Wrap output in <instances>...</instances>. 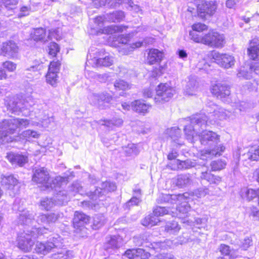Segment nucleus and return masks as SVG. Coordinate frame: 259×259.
Returning <instances> with one entry per match:
<instances>
[{"mask_svg":"<svg viewBox=\"0 0 259 259\" xmlns=\"http://www.w3.org/2000/svg\"><path fill=\"white\" fill-rule=\"evenodd\" d=\"M143 42L137 41L135 43L122 45L119 48V52L122 55H128L135 49L140 48L142 46Z\"/></svg>","mask_w":259,"mask_h":259,"instance_id":"nucleus-39","label":"nucleus"},{"mask_svg":"<svg viewBox=\"0 0 259 259\" xmlns=\"http://www.w3.org/2000/svg\"><path fill=\"white\" fill-rule=\"evenodd\" d=\"M170 212V210H168L165 207L157 206L153 210V214L157 218L159 216H162Z\"/></svg>","mask_w":259,"mask_h":259,"instance_id":"nucleus-57","label":"nucleus"},{"mask_svg":"<svg viewBox=\"0 0 259 259\" xmlns=\"http://www.w3.org/2000/svg\"><path fill=\"white\" fill-rule=\"evenodd\" d=\"M195 166V162L187 159L181 161L177 159L174 161L171 165V169L174 170H184L189 169Z\"/></svg>","mask_w":259,"mask_h":259,"instance_id":"nucleus-32","label":"nucleus"},{"mask_svg":"<svg viewBox=\"0 0 259 259\" xmlns=\"http://www.w3.org/2000/svg\"><path fill=\"white\" fill-rule=\"evenodd\" d=\"M116 189L115 183L106 181L101 184L100 187L96 188L94 192H91V196L93 200H97L98 198L100 201H102L104 200V197L109 192L114 191Z\"/></svg>","mask_w":259,"mask_h":259,"instance_id":"nucleus-12","label":"nucleus"},{"mask_svg":"<svg viewBox=\"0 0 259 259\" xmlns=\"http://www.w3.org/2000/svg\"><path fill=\"white\" fill-rule=\"evenodd\" d=\"M192 29L193 31L196 32H201L203 30H206L207 27L206 25L200 23H195L192 25Z\"/></svg>","mask_w":259,"mask_h":259,"instance_id":"nucleus-63","label":"nucleus"},{"mask_svg":"<svg viewBox=\"0 0 259 259\" xmlns=\"http://www.w3.org/2000/svg\"><path fill=\"white\" fill-rule=\"evenodd\" d=\"M46 60L44 58L40 60H35L33 63V65L30 67H27L26 69V71L36 72L41 70L42 68V64L44 63Z\"/></svg>","mask_w":259,"mask_h":259,"instance_id":"nucleus-46","label":"nucleus"},{"mask_svg":"<svg viewBox=\"0 0 259 259\" xmlns=\"http://www.w3.org/2000/svg\"><path fill=\"white\" fill-rule=\"evenodd\" d=\"M245 156L250 160H259V146L250 148Z\"/></svg>","mask_w":259,"mask_h":259,"instance_id":"nucleus-43","label":"nucleus"},{"mask_svg":"<svg viewBox=\"0 0 259 259\" xmlns=\"http://www.w3.org/2000/svg\"><path fill=\"white\" fill-rule=\"evenodd\" d=\"M48 229L45 227L32 228L27 232H23L18 236V246L25 252L30 251L34 244V239L39 235L47 233Z\"/></svg>","mask_w":259,"mask_h":259,"instance_id":"nucleus-5","label":"nucleus"},{"mask_svg":"<svg viewBox=\"0 0 259 259\" xmlns=\"http://www.w3.org/2000/svg\"><path fill=\"white\" fill-rule=\"evenodd\" d=\"M125 17L124 13L122 11H116L111 13L107 14L103 16H99L95 19V23L100 28L99 32L101 33L112 34L116 32H122L126 29L127 27L123 25H110L103 27L104 23L119 22L122 21Z\"/></svg>","mask_w":259,"mask_h":259,"instance_id":"nucleus-4","label":"nucleus"},{"mask_svg":"<svg viewBox=\"0 0 259 259\" xmlns=\"http://www.w3.org/2000/svg\"><path fill=\"white\" fill-rule=\"evenodd\" d=\"M189 35L191 39L194 41L203 44V36L199 35L197 32L195 31H190Z\"/></svg>","mask_w":259,"mask_h":259,"instance_id":"nucleus-61","label":"nucleus"},{"mask_svg":"<svg viewBox=\"0 0 259 259\" xmlns=\"http://www.w3.org/2000/svg\"><path fill=\"white\" fill-rule=\"evenodd\" d=\"M219 250L221 253L224 255L229 256L231 259H234L238 257L236 254V250L230 249V247L226 244H221L219 247Z\"/></svg>","mask_w":259,"mask_h":259,"instance_id":"nucleus-41","label":"nucleus"},{"mask_svg":"<svg viewBox=\"0 0 259 259\" xmlns=\"http://www.w3.org/2000/svg\"><path fill=\"white\" fill-rule=\"evenodd\" d=\"M18 0H3V4L7 10H13L16 8Z\"/></svg>","mask_w":259,"mask_h":259,"instance_id":"nucleus-56","label":"nucleus"},{"mask_svg":"<svg viewBox=\"0 0 259 259\" xmlns=\"http://www.w3.org/2000/svg\"><path fill=\"white\" fill-rule=\"evenodd\" d=\"M63 240L62 237L58 234H55L50 238L49 240L46 243L37 242L35 245V251L39 253L46 254L52 250L61 252L62 249L65 248H62L63 246Z\"/></svg>","mask_w":259,"mask_h":259,"instance_id":"nucleus-6","label":"nucleus"},{"mask_svg":"<svg viewBox=\"0 0 259 259\" xmlns=\"http://www.w3.org/2000/svg\"><path fill=\"white\" fill-rule=\"evenodd\" d=\"M49 54L52 57H55L59 51V47L55 42H51L48 47Z\"/></svg>","mask_w":259,"mask_h":259,"instance_id":"nucleus-60","label":"nucleus"},{"mask_svg":"<svg viewBox=\"0 0 259 259\" xmlns=\"http://www.w3.org/2000/svg\"><path fill=\"white\" fill-rule=\"evenodd\" d=\"M191 178L189 174L179 175L177 179L176 184L180 187H183L191 184Z\"/></svg>","mask_w":259,"mask_h":259,"instance_id":"nucleus-42","label":"nucleus"},{"mask_svg":"<svg viewBox=\"0 0 259 259\" xmlns=\"http://www.w3.org/2000/svg\"><path fill=\"white\" fill-rule=\"evenodd\" d=\"M147 235L146 234H144L134 237V242L138 246H145L154 249H165L167 246H170L171 244L169 240L163 242H153L149 243L146 241L147 239Z\"/></svg>","mask_w":259,"mask_h":259,"instance_id":"nucleus-14","label":"nucleus"},{"mask_svg":"<svg viewBox=\"0 0 259 259\" xmlns=\"http://www.w3.org/2000/svg\"><path fill=\"white\" fill-rule=\"evenodd\" d=\"M58 32L57 29L50 30L48 35L47 36L45 29L42 28H37L33 29V30H32L30 33V37L31 39L34 41L46 42L53 38L58 39L59 37V35L57 34Z\"/></svg>","mask_w":259,"mask_h":259,"instance_id":"nucleus-11","label":"nucleus"},{"mask_svg":"<svg viewBox=\"0 0 259 259\" xmlns=\"http://www.w3.org/2000/svg\"><path fill=\"white\" fill-rule=\"evenodd\" d=\"M158 218L155 217L154 214H149L146 216L142 221V224L145 226H153L156 225L159 222Z\"/></svg>","mask_w":259,"mask_h":259,"instance_id":"nucleus-44","label":"nucleus"},{"mask_svg":"<svg viewBox=\"0 0 259 259\" xmlns=\"http://www.w3.org/2000/svg\"><path fill=\"white\" fill-rule=\"evenodd\" d=\"M63 217V213L56 212H51L47 214H40L36 220V222L39 224H50L55 223L60 218Z\"/></svg>","mask_w":259,"mask_h":259,"instance_id":"nucleus-24","label":"nucleus"},{"mask_svg":"<svg viewBox=\"0 0 259 259\" xmlns=\"http://www.w3.org/2000/svg\"><path fill=\"white\" fill-rule=\"evenodd\" d=\"M29 123L27 119L11 118L4 119L0 122V145L13 142L14 138L10 135L14 134L18 128L27 127Z\"/></svg>","mask_w":259,"mask_h":259,"instance_id":"nucleus-3","label":"nucleus"},{"mask_svg":"<svg viewBox=\"0 0 259 259\" xmlns=\"http://www.w3.org/2000/svg\"><path fill=\"white\" fill-rule=\"evenodd\" d=\"M198 89V82L195 77H190L185 89L186 95L192 96L195 95Z\"/></svg>","mask_w":259,"mask_h":259,"instance_id":"nucleus-35","label":"nucleus"},{"mask_svg":"<svg viewBox=\"0 0 259 259\" xmlns=\"http://www.w3.org/2000/svg\"><path fill=\"white\" fill-rule=\"evenodd\" d=\"M163 57V53L157 49H150L148 55V62L150 64L159 63Z\"/></svg>","mask_w":259,"mask_h":259,"instance_id":"nucleus-33","label":"nucleus"},{"mask_svg":"<svg viewBox=\"0 0 259 259\" xmlns=\"http://www.w3.org/2000/svg\"><path fill=\"white\" fill-rule=\"evenodd\" d=\"M211 56L217 64L225 69L232 68L235 64L234 57L230 55L221 54L213 51L211 52Z\"/></svg>","mask_w":259,"mask_h":259,"instance_id":"nucleus-15","label":"nucleus"},{"mask_svg":"<svg viewBox=\"0 0 259 259\" xmlns=\"http://www.w3.org/2000/svg\"><path fill=\"white\" fill-rule=\"evenodd\" d=\"M124 255L130 259H148L150 253L142 248L127 249Z\"/></svg>","mask_w":259,"mask_h":259,"instance_id":"nucleus-26","label":"nucleus"},{"mask_svg":"<svg viewBox=\"0 0 259 259\" xmlns=\"http://www.w3.org/2000/svg\"><path fill=\"white\" fill-rule=\"evenodd\" d=\"M91 104L103 109L106 107L105 104L109 103L112 99V97L107 92L92 93L88 96Z\"/></svg>","mask_w":259,"mask_h":259,"instance_id":"nucleus-13","label":"nucleus"},{"mask_svg":"<svg viewBox=\"0 0 259 259\" xmlns=\"http://www.w3.org/2000/svg\"><path fill=\"white\" fill-rule=\"evenodd\" d=\"M211 93L218 98L223 99L230 95V88L225 83L217 82L212 85Z\"/></svg>","mask_w":259,"mask_h":259,"instance_id":"nucleus-23","label":"nucleus"},{"mask_svg":"<svg viewBox=\"0 0 259 259\" xmlns=\"http://www.w3.org/2000/svg\"><path fill=\"white\" fill-rule=\"evenodd\" d=\"M3 65L4 68L10 72H13L16 69V64L11 61H6L3 63Z\"/></svg>","mask_w":259,"mask_h":259,"instance_id":"nucleus-62","label":"nucleus"},{"mask_svg":"<svg viewBox=\"0 0 259 259\" xmlns=\"http://www.w3.org/2000/svg\"><path fill=\"white\" fill-rule=\"evenodd\" d=\"M89 222V217L84 213L75 211L73 219V225L75 228L82 229L84 225Z\"/></svg>","mask_w":259,"mask_h":259,"instance_id":"nucleus-28","label":"nucleus"},{"mask_svg":"<svg viewBox=\"0 0 259 259\" xmlns=\"http://www.w3.org/2000/svg\"><path fill=\"white\" fill-rule=\"evenodd\" d=\"M225 43V38L223 34L213 30L209 31L203 35V44L212 48H221Z\"/></svg>","mask_w":259,"mask_h":259,"instance_id":"nucleus-10","label":"nucleus"},{"mask_svg":"<svg viewBox=\"0 0 259 259\" xmlns=\"http://www.w3.org/2000/svg\"><path fill=\"white\" fill-rule=\"evenodd\" d=\"M190 199V195L189 197L185 199H183L177 202L180 203L177 207L176 211L174 212L171 209L170 211L173 217H177L180 219H185L188 217V212L190 210V206L188 204V201Z\"/></svg>","mask_w":259,"mask_h":259,"instance_id":"nucleus-22","label":"nucleus"},{"mask_svg":"<svg viewBox=\"0 0 259 259\" xmlns=\"http://www.w3.org/2000/svg\"><path fill=\"white\" fill-rule=\"evenodd\" d=\"M189 193H188L179 194L178 195L162 193L157 198V202L159 204L165 203L173 204L177 203L178 201L187 199L189 197Z\"/></svg>","mask_w":259,"mask_h":259,"instance_id":"nucleus-19","label":"nucleus"},{"mask_svg":"<svg viewBox=\"0 0 259 259\" xmlns=\"http://www.w3.org/2000/svg\"><path fill=\"white\" fill-rule=\"evenodd\" d=\"M60 63L58 61H53L50 64L48 73L46 76V81L52 86H55L58 80V73L60 70Z\"/></svg>","mask_w":259,"mask_h":259,"instance_id":"nucleus-18","label":"nucleus"},{"mask_svg":"<svg viewBox=\"0 0 259 259\" xmlns=\"http://www.w3.org/2000/svg\"><path fill=\"white\" fill-rule=\"evenodd\" d=\"M151 107L150 105L146 104L144 101L140 100H135L131 103L132 109L134 111L143 115L149 112Z\"/></svg>","mask_w":259,"mask_h":259,"instance_id":"nucleus-30","label":"nucleus"},{"mask_svg":"<svg viewBox=\"0 0 259 259\" xmlns=\"http://www.w3.org/2000/svg\"><path fill=\"white\" fill-rule=\"evenodd\" d=\"M205 111L207 114L205 115V113L201 112V116L202 118H204L205 116L207 117V122L208 120L211 123L212 122H216L217 120H222L226 119L230 117V112L226 110L225 109L214 104L211 103L207 106Z\"/></svg>","mask_w":259,"mask_h":259,"instance_id":"nucleus-7","label":"nucleus"},{"mask_svg":"<svg viewBox=\"0 0 259 259\" xmlns=\"http://www.w3.org/2000/svg\"><path fill=\"white\" fill-rule=\"evenodd\" d=\"M21 136L26 139H31V138L37 139L39 137L40 134L36 131L27 130L23 131L21 134Z\"/></svg>","mask_w":259,"mask_h":259,"instance_id":"nucleus-53","label":"nucleus"},{"mask_svg":"<svg viewBox=\"0 0 259 259\" xmlns=\"http://www.w3.org/2000/svg\"><path fill=\"white\" fill-rule=\"evenodd\" d=\"M237 75L238 77H243L247 79H250L253 76L252 72L249 71V68L241 69L237 74Z\"/></svg>","mask_w":259,"mask_h":259,"instance_id":"nucleus-59","label":"nucleus"},{"mask_svg":"<svg viewBox=\"0 0 259 259\" xmlns=\"http://www.w3.org/2000/svg\"><path fill=\"white\" fill-rule=\"evenodd\" d=\"M257 195V190L244 188L241 191V196L244 199L251 201L256 198Z\"/></svg>","mask_w":259,"mask_h":259,"instance_id":"nucleus-40","label":"nucleus"},{"mask_svg":"<svg viewBox=\"0 0 259 259\" xmlns=\"http://www.w3.org/2000/svg\"><path fill=\"white\" fill-rule=\"evenodd\" d=\"M0 55L8 58H14L18 53L19 48L14 41L10 40L0 45Z\"/></svg>","mask_w":259,"mask_h":259,"instance_id":"nucleus-20","label":"nucleus"},{"mask_svg":"<svg viewBox=\"0 0 259 259\" xmlns=\"http://www.w3.org/2000/svg\"><path fill=\"white\" fill-rule=\"evenodd\" d=\"M115 90L117 91H126L131 88L132 84L123 79H117L114 83Z\"/></svg>","mask_w":259,"mask_h":259,"instance_id":"nucleus-45","label":"nucleus"},{"mask_svg":"<svg viewBox=\"0 0 259 259\" xmlns=\"http://www.w3.org/2000/svg\"><path fill=\"white\" fill-rule=\"evenodd\" d=\"M32 181L38 184L41 185L44 190L51 189L57 191L58 189L67 185L68 182V178L58 176L51 180L47 169L45 167H40L34 170Z\"/></svg>","mask_w":259,"mask_h":259,"instance_id":"nucleus-2","label":"nucleus"},{"mask_svg":"<svg viewBox=\"0 0 259 259\" xmlns=\"http://www.w3.org/2000/svg\"><path fill=\"white\" fill-rule=\"evenodd\" d=\"M207 219L206 218H197L195 219L194 222L193 223L192 221L190 222L189 220H185L183 221L184 223H187L190 226L192 225V223H195V225H200L198 227L199 228H204L206 225Z\"/></svg>","mask_w":259,"mask_h":259,"instance_id":"nucleus-54","label":"nucleus"},{"mask_svg":"<svg viewBox=\"0 0 259 259\" xmlns=\"http://www.w3.org/2000/svg\"><path fill=\"white\" fill-rule=\"evenodd\" d=\"M105 222V217L103 214H96L93 219V229H98L104 225Z\"/></svg>","mask_w":259,"mask_h":259,"instance_id":"nucleus-49","label":"nucleus"},{"mask_svg":"<svg viewBox=\"0 0 259 259\" xmlns=\"http://www.w3.org/2000/svg\"><path fill=\"white\" fill-rule=\"evenodd\" d=\"M95 123H98L101 125H104L109 128H113L114 127H119L123 123V120L119 117H114L110 120H100L99 121H94Z\"/></svg>","mask_w":259,"mask_h":259,"instance_id":"nucleus-36","label":"nucleus"},{"mask_svg":"<svg viewBox=\"0 0 259 259\" xmlns=\"http://www.w3.org/2000/svg\"><path fill=\"white\" fill-rule=\"evenodd\" d=\"M141 202V199L137 196H133L124 205L125 209H130V207L138 205Z\"/></svg>","mask_w":259,"mask_h":259,"instance_id":"nucleus-58","label":"nucleus"},{"mask_svg":"<svg viewBox=\"0 0 259 259\" xmlns=\"http://www.w3.org/2000/svg\"><path fill=\"white\" fill-rule=\"evenodd\" d=\"M248 54L252 60L259 59V39L254 38L250 41Z\"/></svg>","mask_w":259,"mask_h":259,"instance_id":"nucleus-29","label":"nucleus"},{"mask_svg":"<svg viewBox=\"0 0 259 259\" xmlns=\"http://www.w3.org/2000/svg\"><path fill=\"white\" fill-rule=\"evenodd\" d=\"M57 201L56 195L54 200L48 198H44L41 201L40 205L45 209L48 210L52 208L55 204L59 205Z\"/></svg>","mask_w":259,"mask_h":259,"instance_id":"nucleus-47","label":"nucleus"},{"mask_svg":"<svg viewBox=\"0 0 259 259\" xmlns=\"http://www.w3.org/2000/svg\"><path fill=\"white\" fill-rule=\"evenodd\" d=\"M8 161L14 166H22L27 162V157L18 153H9L6 156Z\"/></svg>","mask_w":259,"mask_h":259,"instance_id":"nucleus-27","label":"nucleus"},{"mask_svg":"<svg viewBox=\"0 0 259 259\" xmlns=\"http://www.w3.org/2000/svg\"><path fill=\"white\" fill-rule=\"evenodd\" d=\"M226 165V162L221 160L213 161L210 164L211 169L213 171L220 170L224 168Z\"/></svg>","mask_w":259,"mask_h":259,"instance_id":"nucleus-55","label":"nucleus"},{"mask_svg":"<svg viewBox=\"0 0 259 259\" xmlns=\"http://www.w3.org/2000/svg\"><path fill=\"white\" fill-rule=\"evenodd\" d=\"M19 211L21 212L19 214V222L26 225H29L34 222V214L33 212L28 210H21L20 208H18Z\"/></svg>","mask_w":259,"mask_h":259,"instance_id":"nucleus-31","label":"nucleus"},{"mask_svg":"<svg viewBox=\"0 0 259 259\" xmlns=\"http://www.w3.org/2000/svg\"><path fill=\"white\" fill-rule=\"evenodd\" d=\"M96 8H99L105 6L108 2V6L111 8L118 7L122 4V0H91Z\"/></svg>","mask_w":259,"mask_h":259,"instance_id":"nucleus-34","label":"nucleus"},{"mask_svg":"<svg viewBox=\"0 0 259 259\" xmlns=\"http://www.w3.org/2000/svg\"><path fill=\"white\" fill-rule=\"evenodd\" d=\"M217 8L216 1H206L201 4L198 5L197 11L200 17L203 18L206 15L211 16L213 15Z\"/></svg>","mask_w":259,"mask_h":259,"instance_id":"nucleus-21","label":"nucleus"},{"mask_svg":"<svg viewBox=\"0 0 259 259\" xmlns=\"http://www.w3.org/2000/svg\"><path fill=\"white\" fill-rule=\"evenodd\" d=\"M82 187L78 182L73 183L68 188L67 192L65 190H59V189H58L56 193L57 203L58 204H65L69 201L71 196H75L77 193L82 195Z\"/></svg>","mask_w":259,"mask_h":259,"instance_id":"nucleus-8","label":"nucleus"},{"mask_svg":"<svg viewBox=\"0 0 259 259\" xmlns=\"http://www.w3.org/2000/svg\"><path fill=\"white\" fill-rule=\"evenodd\" d=\"M124 153L127 156L137 155L139 151L136 146L133 143H130L127 146L123 148Z\"/></svg>","mask_w":259,"mask_h":259,"instance_id":"nucleus-51","label":"nucleus"},{"mask_svg":"<svg viewBox=\"0 0 259 259\" xmlns=\"http://www.w3.org/2000/svg\"><path fill=\"white\" fill-rule=\"evenodd\" d=\"M1 183L2 185L10 191V195H15L19 192V183L13 175L4 176L2 178Z\"/></svg>","mask_w":259,"mask_h":259,"instance_id":"nucleus-17","label":"nucleus"},{"mask_svg":"<svg viewBox=\"0 0 259 259\" xmlns=\"http://www.w3.org/2000/svg\"><path fill=\"white\" fill-rule=\"evenodd\" d=\"M73 256L72 251L67 249H62L61 252H58V253L55 254L54 256V259H69Z\"/></svg>","mask_w":259,"mask_h":259,"instance_id":"nucleus-50","label":"nucleus"},{"mask_svg":"<svg viewBox=\"0 0 259 259\" xmlns=\"http://www.w3.org/2000/svg\"><path fill=\"white\" fill-rule=\"evenodd\" d=\"M181 228L178 222L172 221L167 222L165 226V230L169 234H175L178 232Z\"/></svg>","mask_w":259,"mask_h":259,"instance_id":"nucleus-48","label":"nucleus"},{"mask_svg":"<svg viewBox=\"0 0 259 259\" xmlns=\"http://www.w3.org/2000/svg\"><path fill=\"white\" fill-rule=\"evenodd\" d=\"M201 180L207 181L210 184H219L222 181V178L212 174L210 171H203L201 174Z\"/></svg>","mask_w":259,"mask_h":259,"instance_id":"nucleus-37","label":"nucleus"},{"mask_svg":"<svg viewBox=\"0 0 259 259\" xmlns=\"http://www.w3.org/2000/svg\"><path fill=\"white\" fill-rule=\"evenodd\" d=\"M166 134L168 135L174 141H176L180 136V130L177 127H172L168 128L166 131Z\"/></svg>","mask_w":259,"mask_h":259,"instance_id":"nucleus-52","label":"nucleus"},{"mask_svg":"<svg viewBox=\"0 0 259 259\" xmlns=\"http://www.w3.org/2000/svg\"><path fill=\"white\" fill-rule=\"evenodd\" d=\"M249 70L252 72L253 75L259 74V62L251 64L249 67Z\"/></svg>","mask_w":259,"mask_h":259,"instance_id":"nucleus-64","label":"nucleus"},{"mask_svg":"<svg viewBox=\"0 0 259 259\" xmlns=\"http://www.w3.org/2000/svg\"><path fill=\"white\" fill-rule=\"evenodd\" d=\"M122 245V238L119 235L112 236L106 238V242L104 247L106 250L109 253L119 248Z\"/></svg>","mask_w":259,"mask_h":259,"instance_id":"nucleus-25","label":"nucleus"},{"mask_svg":"<svg viewBox=\"0 0 259 259\" xmlns=\"http://www.w3.org/2000/svg\"><path fill=\"white\" fill-rule=\"evenodd\" d=\"M7 107L9 110L15 114H18V112L23 108L21 101L15 97L10 100L7 104Z\"/></svg>","mask_w":259,"mask_h":259,"instance_id":"nucleus-38","label":"nucleus"},{"mask_svg":"<svg viewBox=\"0 0 259 259\" xmlns=\"http://www.w3.org/2000/svg\"><path fill=\"white\" fill-rule=\"evenodd\" d=\"M156 91L154 101L157 105H161L169 101L175 93V90L166 83L160 84L157 87Z\"/></svg>","mask_w":259,"mask_h":259,"instance_id":"nucleus-9","label":"nucleus"},{"mask_svg":"<svg viewBox=\"0 0 259 259\" xmlns=\"http://www.w3.org/2000/svg\"><path fill=\"white\" fill-rule=\"evenodd\" d=\"M201 114H196L191 118V124L186 125L184 132L188 140L191 141L198 135L201 144L208 145L209 148L205 150L202 155L211 158L214 156H220L224 152L225 147L223 145L217 144L219 142V136L215 133L209 131H202L207 124L205 116L202 118Z\"/></svg>","mask_w":259,"mask_h":259,"instance_id":"nucleus-1","label":"nucleus"},{"mask_svg":"<svg viewBox=\"0 0 259 259\" xmlns=\"http://www.w3.org/2000/svg\"><path fill=\"white\" fill-rule=\"evenodd\" d=\"M88 62L94 67H109L113 64L114 59L108 53H106L104 51L101 50L98 52L96 57Z\"/></svg>","mask_w":259,"mask_h":259,"instance_id":"nucleus-16","label":"nucleus"}]
</instances>
